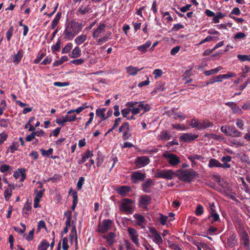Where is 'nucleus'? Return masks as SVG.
I'll return each mask as SVG.
<instances>
[{
	"instance_id": "nucleus-1",
	"label": "nucleus",
	"mask_w": 250,
	"mask_h": 250,
	"mask_svg": "<svg viewBox=\"0 0 250 250\" xmlns=\"http://www.w3.org/2000/svg\"><path fill=\"white\" fill-rule=\"evenodd\" d=\"M82 29V24L74 21H69L65 26L63 32L65 39L72 40L73 38Z\"/></svg>"
},
{
	"instance_id": "nucleus-2",
	"label": "nucleus",
	"mask_w": 250,
	"mask_h": 250,
	"mask_svg": "<svg viewBox=\"0 0 250 250\" xmlns=\"http://www.w3.org/2000/svg\"><path fill=\"white\" fill-rule=\"evenodd\" d=\"M105 28V25L101 23L93 30L92 37L96 41L97 45H102L108 41L109 36L104 34Z\"/></svg>"
},
{
	"instance_id": "nucleus-3",
	"label": "nucleus",
	"mask_w": 250,
	"mask_h": 250,
	"mask_svg": "<svg viewBox=\"0 0 250 250\" xmlns=\"http://www.w3.org/2000/svg\"><path fill=\"white\" fill-rule=\"evenodd\" d=\"M126 105L131 108V114L134 117L140 113L141 111L146 112L150 109V106L144 102H129L126 103Z\"/></svg>"
},
{
	"instance_id": "nucleus-4",
	"label": "nucleus",
	"mask_w": 250,
	"mask_h": 250,
	"mask_svg": "<svg viewBox=\"0 0 250 250\" xmlns=\"http://www.w3.org/2000/svg\"><path fill=\"white\" fill-rule=\"evenodd\" d=\"M175 174L180 180L188 183L191 181L198 175L196 171L191 168L186 170H178Z\"/></svg>"
},
{
	"instance_id": "nucleus-5",
	"label": "nucleus",
	"mask_w": 250,
	"mask_h": 250,
	"mask_svg": "<svg viewBox=\"0 0 250 250\" xmlns=\"http://www.w3.org/2000/svg\"><path fill=\"white\" fill-rule=\"evenodd\" d=\"M135 201L128 198H125L120 201L119 209L122 212L132 214L134 211Z\"/></svg>"
},
{
	"instance_id": "nucleus-6",
	"label": "nucleus",
	"mask_w": 250,
	"mask_h": 250,
	"mask_svg": "<svg viewBox=\"0 0 250 250\" xmlns=\"http://www.w3.org/2000/svg\"><path fill=\"white\" fill-rule=\"evenodd\" d=\"M72 110L71 109L68 111L65 116H62L56 119V123L59 125L64 126L66 122H72L76 120V114L72 112Z\"/></svg>"
},
{
	"instance_id": "nucleus-7",
	"label": "nucleus",
	"mask_w": 250,
	"mask_h": 250,
	"mask_svg": "<svg viewBox=\"0 0 250 250\" xmlns=\"http://www.w3.org/2000/svg\"><path fill=\"white\" fill-rule=\"evenodd\" d=\"M162 156L165 158L167 162L172 166H176L180 163L179 157L174 154L166 152L163 153Z\"/></svg>"
},
{
	"instance_id": "nucleus-8",
	"label": "nucleus",
	"mask_w": 250,
	"mask_h": 250,
	"mask_svg": "<svg viewBox=\"0 0 250 250\" xmlns=\"http://www.w3.org/2000/svg\"><path fill=\"white\" fill-rule=\"evenodd\" d=\"M119 132L122 133V139L124 141L127 140L131 136L129 123L127 122L123 123L119 128Z\"/></svg>"
},
{
	"instance_id": "nucleus-9",
	"label": "nucleus",
	"mask_w": 250,
	"mask_h": 250,
	"mask_svg": "<svg viewBox=\"0 0 250 250\" xmlns=\"http://www.w3.org/2000/svg\"><path fill=\"white\" fill-rule=\"evenodd\" d=\"M113 222L110 219H105L101 223H100L98 226V231L105 233L110 230L112 227Z\"/></svg>"
},
{
	"instance_id": "nucleus-10",
	"label": "nucleus",
	"mask_w": 250,
	"mask_h": 250,
	"mask_svg": "<svg viewBox=\"0 0 250 250\" xmlns=\"http://www.w3.org/2000/svg\"><path fill=\"white\" fill-rule=\"evenodd\" d=\"M46 133L41 129H38L35 132H31V134L26 136L25 139L26 142H31L36 137H45Z\"/></svg>"
},
{
	"instance_id": "nucleus-11",
	"label": "nucleus",
	"mask_w": 250,
	"mask_h": 250,
	"mask_svg": "<svg viewBox=\"0 0 250 250\" xmlns=\"http://www.w3.org/2000/svg\"><path fill=\"white\" fill-rule=\"evenodd\" d=\"M175 175V173L172 170H157V177L171 179Z\"/></svg>"
},
{
	"instance_id": "nucleus-12",
	"label": "nucleus",
	"mask_w": 250,
	"mask_h": 250,
	"mask_svg": "<svg viewBox=\"0 0 250 250\" xmlns=\"http://www.w3.org/2000/svg\"><path fill=\"white\" fill-rule=\"evenodd\" d=\"M13 176L15 179H20V182H23L26 178V169L24 168H19L14 171Z\"/></svg>"
},
{
	"instance_id": "nucleus-13",
	"label": "nucleus",
	"mask_w": 250,
	"mask_h": 250,
	"mask_svg": "<svg viewBox=\"0 0 250 250\" xmlns=\"http://www.w3.org/2000/svg\"><path fill=\"white\" fill-rule=\"evenodd\" d=\"M151 198L148 195H143L140 196L139 201V206L143 208H146L150 204Z\"/></svg>"
},
{
	"instance_id": "nucleus-14",
	"label": "nucleus",
	"mask_w": 250,
	"mask_h": 250,
	"mask_svg": "<svg viewBox=\"0 0 250 250\" xmlns=\"http://www.w3.org/2000/svg\"><path fill=\"white\" fill-rule=\"evenodd\" d=\"M199 137L198 135L193 134L190 133H183L179 138L181 141L185 142L186 143H190L192 141L195 140Z\"/></svg>"
},
{
	"instance_id": "nucleus-15",
	"label": "nucleus",
	"mask_w": 250,
	"mask_h": 250,
	"mask_svg": "<svg viewBox=\"0 0 250 250\" xmlns=\"http://www.w3.org/2000/svg\"><path fill=\"white\" fill-rule=\"evenodd\" d=\"M127 230L132 242L137 247H139L140 244L139 242L138 234L137 231L134 229L131 228H128Z\"/></svg>"
},
{
	"instance_id": "nucleus-16",
	"label": "nucleus",
	"mask_w": 250,
	"mask_h": 250,
	"mask_svg": "<svg viewBox=\"0 0 250 250\" xmlns=\"http://www.w3.org/2000/svg\"><path fill=\"white\" fill-rule=\"evenodd\" d=\"M142 185L143 191L149 193L154 188L155 183L151 179H147L146 182L142 183Z\"/></svg>"
},
{
	"instance_id": "nucleus-17",
	"label": "nucleus",
	"mask_w": 250,
	"mask_h": 250,
	"mask_svg": "<svg viewBox=\"0 0 250 250\" xmlns=\"http://www.w3.org/2000/svg\"><path fill=\"white\" fill-rule=\"evenodd\" d=\"M149 160L146 156L138 157L135 161V164L138 167H142L147 165Z\"/></svg>"
},
{
	"instance_id": "nucleus-18",
	"label": "nucleus",
	"mask_w": 250,
	"mask_h": 250,
	"mask_svg": "<svg viewBox=\"0 0 250 250\" xmlns=\"http://www.w3.org/2000/svg\"><path fill=\"white\" fill-rule=\"evenodd\" d=\"M167 114L169 117H171L174 119H177L179 118L185 119L186 118L182 112H176L175 109H172L167 111Z\"/></svg>"
},
{
	"instance_id": "nucleus-19",
	"label": "nucleus",
	"mask_w": 250,
	"mask_h": 250,
	"mask_svg": "<svg viewBox=\"0 0 250 250\" xmlns=\"http://www.w3.org/2000/svg\"><path fill=\"white\" fill-rule=\"evenodd\" d=\"M93 156L92 151L88 149L82 154V158L78 161L79 165H81L85 162L89 158H91Z\"/></svg>"
},
{
	"instance_id": "nucleus-20",
	"label": "nucleus",
	"mask_w": 250,
	"mask_h": 250,
	"mask_svg": "<svg viewBox=\"0 0 250 250\" xmlns=\"http://www.w3.org/2000/svg\"><path fill=\"white\" fill-rule=\"evenodd\" d=\"M146 177V174L139 171H134L132 173L131 178L134 183H136L140 181H143Z\"/></svg>"
},
{
	"instance_id": "nucleus-21",
	"label": "nucleus",
	"mask_w": 250,
	"mask_h": 250,
	"mask_svg": "<svg viewBox=\"0 0 250 250\" xmlns=\"http://www.w3.org/2000/svg\"><path fill=\"white\" fill-rule=\"evenodd\" d=\"M23 50L22 49H20L18 50L17 54L12 57V62L15 65H17L21 62L23 56Z\"/></svg>"
},
{
	"instance_id": "nucleus-22",
	"label": "nucleus",
	"mask_w": 250,
	"mask_h": 250,
	"mask_svg": "<svg viewBox=\"0 0 250 250\" xmlns=\"http://www.w3.org/2000/svg\"><path fill=\"white\" fill-rule=\"evenodd\" d=\"M237 245L238 242L236 239V235L233 233L228 238L226 247V248L229 247L232 248Z\"/></svg>"
},
{
	"instance_id": "nucleus-23",
	"label": "nucleus",
	"mask_w": 250,
	"mask_h": 250,
	"mask_svg": "<svg viewBox=\"0 0 250 250\" xmlns=\"http://www.w3.org/2000/svg\"><path fill=\"white\" fill-rule=\"evenodd\" d=\"M242 244L245 250H250L249 238L247 232L244 231L241 235Z\"/></svg>"
},
{
	"instance_id": "nucleus-24",
	"label": "nucleus",
	"mask_w": 250,
	"mask_h": 250,
	"mask_svg": "<svg viewBox=\"0 0 250 250\" xmlns=\"http://www.w3.org/2000/svg\"><path fill=\"white\" fill-rule=\"evenodd\" d=\"M225 104L229 106L231 109L232 113L238 114H242L243 112L242 109L237 105L235 103L227 102L225 103Z\"/></svg>"
},
{
	"instance_id": "nucleus-25",
	"label": "nucleus",
	"mask_w": 250,
	"mask_h": 250,
	"mask_svg": "<svg viewBox=\"0 0 250 250\" xmlns=\"http://www.w3.org/2000/svg\"><path fill=\"white\" fill-rule=\"evenodd\" d=\"M121 113L124 118H126L128 120H135V118L132 115L131 108L128 106L121 110Z\"/></svg>"
},
{
	"instance_id": "nucleus-26",
	"label": "nucleus",
	"mask_w": 250,
	"mask_h": 250,
	"mask_svg": "<svg viewBox=\"0 0 250 250\" xmlns=\"http://www.w3.org/2000/svg\"><path fill=\"white\" fill-rule=\"evenodd\" d=\"M86 1H85V2H84L83 5L79 7L78 12L80 14L84 15L89 13L91 11V9L90 7V4H86Z\"/></svg>"
},
{
	"instance_id": "nucleus-27",
	"label": "nucleus",
	"mask_w": 250,
	"mask_h": 250,
	"mask_svg": "<svg viewBox=\"0 0 250 250\" xmlns=\"http://www.w3.org/2000/svg\"><path fill=\"white\" fill-rule=\"evenodd\" d=\"M231 159L232 157L229 155L223 156L221 158V161L223 163H222V168H230L231 166L229 164V163L231 161Z\"/></svg>"
},
{
	"instance_id": "nucleus-28",
	"label": "nucleus",
	"mask_w": 250,
	"mask_h": 250,
	"mask_svg": "<svg viewBox=\"0 0 250 250\" xmlns=\"http://www.w3.org/2000/svg\"><path fill=\"white\" fill-rule=\"evenodd\" d=\"M103 237L106 240L108 245L111 246L113 245L115 242L116 234L114 232H110L107 234L103 236Z\"/></svg>"
},
{
	"instance_id": "nucleus-29",
	"label": "nucleus",
	"mask_w": 250,
	"mask_h": 250,
	"mask_svg": "<svg viewBox=\"0 0 250 250\" xmlns=\"http://www.w3.org/2000/svg\"><path fill=\"white\" fill-rule=\"evenodd\" d=\"M32 206L29 203H26L22 208V215L25 218H27L29 214L31 213Z\"/></svg>"
},
{
	"instance_id": "nucleus-30",
	"label": "nucleus",
	"mask_w": 250,
	"mask_h": 250,
	"mask_svg": "<svg viewBox=\"0 0 250 250\" xmlns=\"http://www.w3.org/2000/svg\"><path fill=\"white\" fill-rule=\"evenodd\" d=\"M15 189L14 186L9 184L4 191V198L6 201H8L12 196V190Z\"/></svg>"
},
{
	"instance_id": "nucleus-31",
	"label": "nucleus",
	"mask_w": 250,
	"mask_h": 250,
	"mask_svg": "<svg viewBox=\"0 0 250 250\" xmlns=\"http://www.w3.org/2000/svg\"><path fill=\"white\" fill-rule=\"evenodd\" d=\"M130 190V188L126 186H121L116 189L118 193L122 196H125Z\"/></svg>"
},
{
	"instance_id": "nucleus-32",
	"label": "nucleus",
	"mask_w": 250,
	"mask_h": 250,
	"mask_svg": "<svg viewBox=\"0 0 250 250\" xmlns=\"http://www.w3.org/2000/svg\"><path fill=\"white\" fill-rule=\"evenodd\" d=\"M64 215L66 219L65 222L66 225L67 226H74V221L72 220V211L68 210L64 213Z\"/></svg>"
},
{
	"instance_id": "nucleus-33",
	"label": "nucleus",
	"mask_w": 250,
	"mask_h": 250,
	"mask_svg": "<svg viewBox=\"0 0 250 250\" xmlns=\"http://www.w3.org/2000/svg\"><path fill=\"white\" fill-rule=\"evenodd\" d=\"M69 193L73 197V204L71 209L73 211L75 210L78 202V194L77 192L75 190H70Z\"/></svg>"
},
{
	"instance_id": "nucleus-34",
	"label": "nucleus",
	"mask_w": 250,
	"mask_h": 250,
	"mask_svg": "<svg viewBox=\"0 0 250 250\" xmlns=\"http://www.w3.org/2000/svg\"><path fill=\"white\" fill-rule=\"evenodd\" d=\"M82 55V51L79 47L76 46L72 50L71 53L69 55L70 58L75 59L80 57Z\"/></svg>"
},
{
	"instance_id": "nucleus-35",
	"label": "nucleus",
	"mask_w": 250,
	"mask_h": 250,
	"mask_svg": "<svg viewBox=\"0 0 250 250\" xmlns=\"http://www.w3.org/2000/svg\"><path fill=\"white\" fill-rule=\"evenodd\" d=\"M143 68H139L137 67L132 66H128L126 68L127 73L130 75H136L138 72L142 70Z\"/></svg>"
},
{
	"instance_id": "nucleus-36",
	"label": "nucleus",
	"mask_w": 250,
	"mask_h": 250,
	"mask_svg": "<svg viewBox=\"0 0 250 250\" xmlns=\"http://www.w3.org/2000/svg\"><path fill=\"white\" fill-rule=\"evenodd\" d=\"M70 241L71 242L73 241V240L75 241L76 244H77L78 243V237H77V230L75 226H73L72 229L71 230V232L69 235Z\"/></svg>"
},
{
	"instance_id": "nucleus-37",
	"label": "nucleus",
	"mask_w": 250,
	"mask_h": 250,
	"mask_svg": "<svg viewBox=\"0 0 250 250\" xmlns=\"http://www.w3.org/2000/svg\"><path fill=\"white\" fill-rule=\"evenodd\" d=\"M229 136L232 137H238L241 136V133L233 126H229Z\"/></svg>"
},
{
	"instance_id": "nucleus-38",
	"label": "nucleus",
	"mask_w": 250,
	"mask_h": 250,
	"mask_svg": "<svg viewBox=\"0 0 250 250\" xmlns=\"http://www.w3.org/2000/svg\"><path fill=\"white\" fill-rule=\"evenodd\" d=\"M208 167L209 168L213 167H222V163H221L219 161L216 160L213 158H211L209 160Z\"/></svg>"
},
{
	"instance_id": "nucleus-39",
	"label": "nucleus",
	"mask_w": 250,
	"mask_h": 250,
	"mask_svg": "<svg viewBox=\"0 0 250 250\" xmlns=\"http://www.w3.org/2000/svg\"><path fill=\"white\" fill-rule=\"evenodd\" d=\"M20 144L18 142H13L11 145L8 147L7 151L11 153H13L15 151L18 150Z\"/></svg>"
},
{
	"instance_id": "nucleus-40",
	"label": "nucleus",
	"mask_w": 250,
	"mask_h": 250,
	"mask_svg": "<svg viewBox=\"0 0 250 250\" xmlns=\"http://www.w3.org/2000/svg\"><path fill=\"white\" fill-rule=\"evenodd\" d=\"M212 125V124L208 121H199L198 129H204Z\"/></svg>"
},
{
	"instance_id": "nucleus-41",
	"label": "nucleus",
	"mask_w": 250,
	"mask_h": 250,
	"mask_svg": "<svg viewBox=\"0 0 250 250\" xmlns=\"http://www.w3.org/2000/svg\"><path fill=\"white\" fill-rule=\"evenodd\" d=\"M87 39L86 35L82 34L77 36L74 40L75 43L78 45H81Z\"/></svg>"
},
{
	"instance_id": "nucleus-42",
	"label": "nucleus",
	"mask_w": 250,
	"mask_h": 250,
	"mask_svg": "<svg viewBox=\"0 0 250 250\" xmlns=\"http://www.w3.org/2000/svg\"><path fill=\"white\" fill-rule=\"evenodd\" d=\"M105 111L106 109L105 108H98L96 111V115L100 118L102 120H104L107 118L105 114Z\"/></svg>"
},
{
	"instance_id": "nucleus-43",
	"label": "nucleus",
	"mask_w": 250,
	"mask_h": 250,
	"mask_svg": "<svg viewBox=\"0 0 250 250\" xmlns=\"http://www.w3.org/2000/svg\"><path fill=\"white\" fill-rule=\"evenodd\" d=\"M12 170V167L8 165L4 164L0 161V171L1 173H6L10 172Z\"/></svg>"
},
{
	"instance_id": "nucleus-44",
	"label": "nucleus",
	"mask_w": 250,
	"mask_h": 250,
	"mask_svg": "<svg viewBox=\"0 0 250 250\" xmlns=\"http://www.w3.org/2000/svg\"><path fill=\"white\" fill-rule=\"evenodd\" d=\"M133 217L137 221V224L139 226H143L145 224L146 221L145 217L139 214L135 213Z\"/></svg>"
},
{
	"instance_id": "nucleus-45",
	"label": "nucleus",
	"mask_w": 250,
	"mask_h": 250,
	"mask_svg": "<svg viewBox=\"0 0 250 250\" xmlns=\"http://www.w3.org/2000/svg\"><path fill=\"white\" fill-rule=\"evenodd\" d=\"M62 16L61 13H58L52 21L51 29H54L58 24Z\"/></svg>"
},
{
	"instance_id": "nucleus-46",
	"label": "nucleus",
	"mask_w": 250,
	"mask_h": 250,
	"mask_svg": "<svg viewBox=\"0 0 250 250\" xmlns=\"http://www.w3.org/2000/svg\"><path fill=\"white\" fill-rule=\"evenodd\" d=\"M49 246V243L45 239H43L39 244L38 250H47Z\"/></svg>"
},
{
	"instance_id": "nucleus-47",
	"label": "nucleus",
	"mask_w": 250,
	"mask_h": 250,
	"mask_svg": "<svg viewBox=\"0 0 250 250\" xmlns=\"http://www.w3.org/2000/svg\"><path fill=\"white\" fill-rule=\"evenodd\" d=\"M151 44V42L150 41H147L145 44L138 46L137 49L140 52H146Z\"/></svg>"
},
{
	"instance_id": "nucleus-48",
	"label": "nucleus",
	"mask_w": 250,
	"mask_h": 250,
	"mask_svg": "<svg viewBox=\"0 0 250 250\" xmlns=\"http://www.w3.org/2000/svg\"><path fill=\"white\" fill-rule=\"evenodd\" d=\"M223 69V67L221 66H219L215 68L209 70H207L204 72V74L206 76H209L210 75H213L216 74L218 72Z\"/></svg>"
},
{
	"instance_id": "nucleus-49",
	"label": "nucleus",
	"mask_w": 250,
	"mask_h": 250,
	"mask_svg": "<svg viewBox=\"0 0 250 250\" xmlns=\"http://www.w3.org/2000/svg\"><path fill=\"white\" fill-rule=\"evenodd\" d=\"M23 236L26 241L28 242L32 241L34 238V229L30 230L28 234H24Z\"/></svg>"
},
{
	"instance_id": "nucleus-50",
	"label": "nucleus",
	"mask_w": 250,
	"mask_h": 250,
	"mask_svg": "<svg viewBox=\"0 0 250 250\" xmlns=\"http://www.w3.org/2000/svg\"><path fill=\"white\" fill-rule=\"evenodd\" d=\"M170 137V135L166 131L161 132L159 135V139L162 141L169 140Z\"/></svg>"
},
{
	"instance_id": "nucleus-51",
	"label": "nucleus",
	"mask_w": 250,
	"mask_h": 250,
	"mask_svg": "<svg viewBox=\"0 0 250 250\" xmlns=\"http://www.w3.org/2000/svg\"><path fill=\"white\" fill-rule=\"evenodd\" d=\"M40 152H41L42 156L48 157L52 154L53 152V149L52 148H50L48 150H46L43 148H42L40 149Z\"/></svg>"
},
{
	"instance_id": "nucleus-52",
	"label": "nucleus",
	"mask_w": 250,
	"mask_h": 250,
	"mask_svg": "<svg viewBox=\"0 0 250 250\" xmlns=\"http://www.w3.org/2000/svg\"><path fill=\"white\" fill-rule=\"evenodd\" d=\"M73 47V44L71 42H69L67 43L64 47L62 49V54H66L70 52V51L72 49Z\"/></svg>"
},
{
	"instance_id": "nucleus-53",
	"label": "nucleus",
	"mask_w": 250,
	"mask_h": 250,
	"mask_svg": "<svg viewBox=\"0 0 250 250\" xmlns=\"http://www.w3.org/2000/svg\"><path fill=\"white\" fill-rule=\"evenodd\" d=\"M42 229H43L45 230L47 229V228H46L45 222L43 220H41L39 222L38 224V227H37V233H38L39 232H40L41 230Z\"/></svg>"
},
{
	"instance_id": "nucleus-54",
	"label": "nucleus",
	"mask_w": 250,
	"mask_h": 250,
	"mask_svg": "<svg viewBox=\"0 0 250 250\" xmlns=\"http://www.w3.org/2000/svg\"><path fill=\"white\" fill-rule=\"evenodd\" d=\"M210 215L208 216V218H211V223H213L214 222H217L220 221V217L216 211L211 213H210Z\"/></svg>"
},
{
	"instance_id": "nucleus-55",
	"label": "nucleus",
	"mask_w": 250,
	"mask_h": 250,
	"mask_svg": "<svg viewBox=\"0 0 250 250\" xmlns=\"http://www.w3.org/2000/svg\"><path fill=\"white\" fill-rule=\"evenodd\" d=\"M188 158L190 161H194V160L196 161V160L202 161L204 159V157L200 155L194 154L188 156Z\"/></svg>"
},
{
	"instance_id": "nucleus-56",
	"label": "nucleus",
	"mask_w": 250,
	"mask_h": 250,
	"mask_svg": "<svg viewBox=\"0 0 250 250\" xmlns=\"http://www.w3.org/2000/svg\"><path fill=\"white\" fill-rule=\"evenodd\" d=\"M61 179V176L59 174H55L52 177H50L47 180H45V182H49L50 181H52L53 183H56L59 181Z\"/></svg>"
},
{
	"instance_id": "nucleus-57",
	"label": "nucleus",
	"mask_w": 250,
	"mask_h": 250,
	"mask_svg": "<svg viewBox=\"0 0 250 250\" xmlns=\"http://www.w3.org/2000/svg\"><path fill=\"white\" fill-rule=\"evenodd\" d=\"M88 107V106L86 105V104H83L82 106L78 107V108H77L75 109H72V112H73L74 113H75L76 114H79L81 112H82L84 109L87 108Z\"/></svg>"
},
{
	"instance_id": "nucleus-58",
	"label": "nucleus",
	"mask_w": 250,
	"mask_h": 250,
	"mask_svg": "<svg viewBox=\"0 0 250 250\" xmlns=\"http://www.w3.org/2000/svg\"><path fill=\"white\" fill-rule=\"evenodd\" d=\"M61 46V42L58 40L56 43L51 47V50L53 52L59 51L60 50Z\"/></svg>"
},
{
	"instance_id": "nucleus-59",
	"label": "nucleus",
	"mask_w": 250,
	"mask_h": 250,
	"mask_svg": "<svg viewBox=\"0 0 250 250\" xmlns=\"http://www.w3.org/2000/svg\"><path fill=\"white\" fill-rule=\"evenodd\" d=\"M84 61L83 59L80 58L70 61V63L75 64V65H79L83 64Z\"/></svg>"
},
{
	"instance_id": "nucleus-60",
	"label": "nucleus",
	"mask_w": 250,
	"mask_h": 250,
	"mask_svg": "<svg viewBox=\"0 0 250 250\" xmlns=\"http://www.w3.org/2000/svg\"><path fill=\"white\" fill-rule=\"evenodd\" d=\"M14 29L13 26H11L6 33V37L8 41H10L13 34Z\"/></svg>"
},
{
	"instance_id": "nucleus-61",
	"label": "nucleus",
	"mask_w": 250,
	"mask_h": 250,
	"mask_svg": "<svg viewBox=\"0 0 250 250\" xmlns=\"http://www.w3.org/2000/svg\"><path fill=\"white\" fill-rule=\"evenodd\" d=\"M6 107V102L5 100H2L0 103V116L3 113V111L5 110Z\"/></svg>"
},
{
	"instance_id": "nucleus-62",
	"label": "nucleus",
	"mask_w": 250,
	"mask_h": 250,
	"mask_svg": "<svg viewBox=\"0 0 250 250\" xmlns=\"http://www.w3.org/2000/svg\"><path fill=\"white\" fill-rule=\"evenodd\" d=\"M159 215H160V217L157 218V219H159L161 225H165L167 222V217L161 213H159Z\"/></svg>"
},
{
	"instance_id": "nucleus-63",
	"label": "nucleus",
	"mask_w": 250,
	"mask_h": 250,
	"mask_svg": "<svg viewBox=\"0 0 250 250\" xmlns=\"http://www.w3.org/2000/svg\"><path fill=\"white\" fill-rule=\"evenodd\" d=\"M43 190H36L35 200L40 201L43 196Z\"/></svg>"
},
{
	"instance_id": "nucleus-64",
	"label": "nucleus",
	"mask_w": 250,
	"mask_h": 250,
	"mask_svg": "<svg viewBox=\"0 0 250 250\" xmlns=\"http://www.w3.org/2000/svg\"><path fill=\"white\" fill-rule=\"evenodd\" d=\"M204 212V208L201 205H198L195 210V213L197 216L202 215Z\"/></svg>"
}]
</instances>
